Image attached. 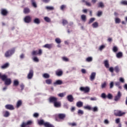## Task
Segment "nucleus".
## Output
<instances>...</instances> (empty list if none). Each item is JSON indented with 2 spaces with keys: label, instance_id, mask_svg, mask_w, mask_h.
Instances as JSON below:
<instances>
[{
  "label": "nucleus",
  "instance_id": "obj_1",
  "mask_svg": "<svg viewBox=\"0 0 127 127\" xmlns=\"http://www.w3.org/2000/svg\"><path fill=\"white\" fill-rule=\"evenodd\" d=\"M15 52V48H13L10 50H9L5 53L4 56L5 57H10L13 54H14Z\"/></svg>",
  "mask_w": 127,
  "mask_h": 127
},
{
  "label": "nucleus",
  "instance_id": "obj_2",
  "mask_svg": "<svg viewBox=\"0 0 127 127\" xmlns=\"http://www.w3.org/2000/svg\"><path fill=\"white\" fill-rule=\"evenodd\" d=\"M65 118L66 114L64 113H60L57 115V117H56V121H57V122H59V120H61V121H64Z\"/></svg>",
  "mask_w": 127,
  "mask_h": 127
},
{
  "label": "nucleus",
  "instance_id": "obj_3",
  "mask_svg": "<svg viewBox=\"0 0 127 127\" xmlns=\"http://www.w3.org/2000/svg\"><path fill=\"white\" fill-rule=\"evenodd\" d=\"M127 114V112H123L119 110H114V116L115 117H123Z\"/></svg>",
  "mask_w": 127,
  "mask_h": 127
},
{
  "label": "nucleus",
  "instance_id": "obj_4",
  "mask_svg": "<svg viewBox=\"0 0 127 127\" xmlns=\"http://www.w3.org/2000/svg\"><path fill=\"white\" fill-rule=\"evenodd\" d=\"M32 121L29 120L27 122H23L20 125V127H30L28 126H31L32 125Z\"/></svg>",
  "mask_w": 127,
  "mask_h": 127
},
{
  "label": "nucleus",
  "instance_id": "obj_5",
  "mask_svg": "<svg viewBox=\"0 0 127 127\" xmlns=\"http://www.w3.org/2000/svg\"><path fill=\"white\" fill-rule=\"evenodd\" d=\"M6 78L2 81H4V84L6 86H9L11 84V79L7 78V75H5Z\"/></svg>",
  "mask_w": 127,
  "mask_h": 127
},
{
  "label": "nucleus",
  "instance_id": "obj_6",
  "mask_svg": "<svg viewBox=\"0 0 127 127\" xmlns=\"http://www.w3.org/2000/svg\"><path fill=\"white\" fill-rule=\"evenodd\" d=\"M80 91L81 92H84V93H89L90 92V88L89 87H80L79 88Z\"/></svg>",
  "mask_w": 127,
  "mask_h": 127
},
{
  "label": "nucleus",
  "instance_id": "obj_7",
  "mask_svg": "<svg viewBox=\"0 0 127 127\" xmlns=\"http://www.w3.org/2000/svg\"><path fill=\"white\" fill-rule=\"evenodd\" d=\"M32 19V18L30 16H26L25 18H24V21L26 23H29L30 22H31V20Z\"/></svg>",
  "mask_w": 127,
  "mask_h": 127
},
{
  "label": "nucleus",
  "instance_id": "obj_8",
  "mask_svg": "<svg viewBox=\"0 0 127 127\" xmlns=\"http://www.w3.org/2000/svg\"><path fill=\"white\" fill-rule=\"evenodd\" d=\"M49 101L50 103H53V104H54L57 102V101H58V98L57 97L51 96L49 98Z\"/></svg>",
  "mask_w": 127,
  "mask_h": 127
},
{
  "label": "nucleus",
  "instance_id": "obj_9",
  "mask_svg": "<svg viewBox=\"0 0 127 127\" xmlns=\"http://www.w3.org/2000/svg\"><path fill=\"white\" fill-rule=\"evenodd\" d=\"M42 54V50L41 49H39L38 53L37 51H33L32 52V55L34 56V55H41Z\"/></svg>",
  "mask_w": 127,
  "mask_h": 127
},
{
  "label": "nucleus",
  "instance_id": "obj_10",
  "mask_svg": "<svg viewBox=\"0 0 127 127\" xmlns=\"http://www.w3.org/2000/svg\"><path fill=\"white\" fill-rule=\"evenodd\" d=\"M1 14L3 15V16H6V15L8 14V11L6 9L2 8L1 9Z\"/></svg>",
  "mask_w": 127,
  "mask_h": 127
},
{
  "label": "nucleus",
  "instance_id": "obj_11",
  "mask_svg": "<svg viewBox=\"0 0 127 127\" xmlns=\"http://www.w3.org/2000/svg\"><path fill=\"white\" fill-rule=\"evenodd\" d=\"M34 72L32 69L29 70V72L27 75V78L28 79H32V77H33Z\"/></svg>",
  "mask_w": 127,
  "mask_h": 127
},
{
  "label": "nucleus",
  "instance_id": "obj_12",
  "mask_svg": "<svg viewBox=\"0 0 127 127\" xmlns=\"http://www.w3.org/2000/svg\"><path fill=\"white\" fill-rule=\"evenodd\" d=\"M5 109H6V110H9L10 111H12L14 110V107L12 105H10V104L6 105L5 106Z\"/></svg>",
  "mask_w": 127,
  "mask_h": 127
},
{
  "label": "nucleus",
  "instance_id": "obj_13",
  "mask_svg": "<svg viewBox=\"0 0 127 127\" xmlns=\"http://www.w3.org/2000/svg\"><path fill=\"white\" fill-rule=\"evenodd\" d=\"M121 97H122V93H121V91H119L118 92L117 95H116L115 97V98H114L115 101H116V102L119 101V100L121 99Z\"/></svg>",
  "mask_w": 127,
  "mask_h": 127
},
{
  "label": "nucleus",
  "instance_id": "obj_14",
  "mask_svg": "<svg viewBox=\"0 0 127 127\" xmlns=\"http://www.w3.org/2000/svg\"><path fill=\"white\" fill-rule=\"evenodd\" d=\"M96 78V72H92L90 76V81H94Z\"/></svg>",
  "mask_w": 127,
  "mask_h": 127
},
{
  "label": "nucleus",
  "instance_id": "obj_15",
  "mask_svg": "<svg viewBox=\"0 0 127 127\" xmlns=\"http://www.w3.org/2000/svg\"><path fill=\"white\" fill-rule=\"evenodd\" d=\"M44 48H48V49H51L53 47V44H46L43 46Z\"/></svg>",
  "mask_w": 127,
  "mask_h": 127
},
{
  "label": "nucleus",
  "instance_id": "obj_16",
  "mask_svg": "<svg viewBox=\"0 0 127 127\" xmlns=\"http://www.w3.org/2000/svg\"><path fill=\"white\" fill-rule=\"evenodd\" d=\"M66 99L68 100V102L72 103L74 101V98L72 95H69L67 96Z\"/></svg>",
  "mask_w": 127,
  "mask_h": 127
},
{
  "label": "nucleus",
  "instance_id": "obj_17",
  "mask_svg": "<svg viewBox=\"0 0 127 127\" xmlns=\"http://www.w3.org/2000/svg\"><path fill=\"white\" fill-rule=\"evenodd\" d=\"M54 107L55 108H60L61 107V102L60 101H57L56 102L54 103Z\"/></svg>",
  "mask_w": 127,
  "mask_h": 127
},
{
  "label": "nucleus",
  "instance_id": "obj_18",
  "mask_svg": "<svg viewBox=\"0 0 127 127\" xmlns=\"http://www.w3.org/2000/svg\"><path fill=\"white\" fill-rule=\"evenodd\" d=\"M63 81L61 80H58L56 82H54V86H57V85H62Z\"/></svg>",
  "mask_w": 127,
  "mask_h": 127
},
{
  "label": "nucleus",
  "instance_id": "obj_19",
  "mask_svg": "<svg viewBox=\"0 0 127 127\" xmlns=\"http://www.w3.org/2000/svg\"><path fill=\"white\" fill-rule=\"evenodd\" d=\"M38 124L40 126H44V127H45V124H46V122H44V120H40L38 121Z\"/></svg>",
  "mask_w": 127,
  "mask_h": 127
},
{
  "label": "nucleus",
  "instance_id": "obj_20",
  "mask_svg": "<svg viewBox=\"0 0 127 127\" xmlns=\"http://www.w3.org/2000/svg\"><path fill=\"white\" fill-rule=\"evenodd\" d=\"M23 12L25 14H27L30 12V9L28 7H25L24 8Z\"/></svg>",
  "mask_w": 127,
  "mask_h": 127
},
{
  "label": "nucleus",
  "instance_id": "obj_21",
  "mask_svg": "<svg viewBox=\"0 0 127 127\" xmlns=\"http://www.w3.org/2000/svg\"><path fill=\"white\" fill-rule=\"evenodd\" d=\"M56 74L57 76H58L59 77H60L62 75H63V71L62 70H57L56 72Z\"/></svg>",
  "mask_w": 127,
  "mask_h": 127
},
{
  "label": "nucleus",
  "instance_id": "obj_22",
  "mask_svg": "<svg viewBox=\"0 0 127 127\" xmlns=\"http://www.w3.org/2000/svg\"><path fill=\"white\" fill-rule=\"evenodd\" d=\"M104 64L106 68H110V64H109V61L108 60L104 61Z\"/></svg>",
  "mask_w": 127,
  "mask_h": 127
},
{
  "label": "nucleus",
  "instance_id": "obj_23",
  "mask_svg": "<svg viewBox=\"0 0 127 127\" xmlns=\"http://www.w3.org/2000/svg\"><path fill=\"white\" fill-rule=\"evenodd\" d=\"M9 66V64L8 63H6V64H4L2 66H1V68L2 69H6V68H8V67Z\"/></svg>",
  "mask_w": 127,
  "mask_h": 127
},
{
  "label": "nucleus",
  "instance_id": "obj_24",
  "mask_svg": "<svg viewBox=\"0 0 127 127\" xmlns=\"http://www.w3.org/2000/svg\"><path fill=\"white\" fill-rule=\"evenodd\" d=\"M123 55V53L122 52H119L116 54V57L119 59L122 58Z\"/></svg>",
  "mask_w": 127,
  "mask_h": 127
},
{
  "label": "nucleus",
  "instance_id": "obj_25",
  "mask_svg": "<svg viewBox=\"0 0 127 127\" xmlns=\"http://www.w3.org/2000/svg\"><path fill=\"white\" fill-rule=\"evenodd\" d=\"M107 82L104 81L103 83H101V89H106L107 87Z\"/></svg>",
  "mask_w": 127,
  "mask_h": 127
},
{
  "label": "nucleus",
  "instance_id": "obj_26",
  "mask_svg": "<svg viewBox=\"0 0 127 127\" xmlns=\"http://www.w3.org/2000/svg\"><path fill=\"white\" fill-rule=\"evenodd\" d=\"M22 105V101L21 100H18L16 104V108H19L20 106Z\"/></svg>",
  "mask_w": 127,
  "mask_h": 127
},
{
  "label": "nucleus",
  "instance_id": "obj_27",
  "mask_svg": "<svg viewBox=\"0 0 127 127\" xmlns=\"http://www.w3.org/2000/svg\"><path fill=\"white\" fill-rule=\"evenodd\" d=\"M19 85V82L17 80H15L13 81V86H14L15 87H17Z\"/></svg>",
  "mask_w": 127,
  "mask_h": 127
},
{
  "label": "nucleus",
  "instance_id": "obj_28",
  "mask_svg": "<svg viewBox=\"0 0 127 127\" xmlns=\"http://www.w3.org/2000/svg\"><path fill=\"white\" fill-rule=\"evenodd\" d=\"M76 106H77V107H78V108H81V107H83V102H82L81 101H79V102H77Z\"/></svg>",
  "mask_w": 127,
  "mask_h": 127
},
{
  "label": "nucleus",
  "instance_id": "obj_29",
  "mask_svg": "<svg viewBox=\"0 0 127 127\" xmlns=\"http://www.w3.org/2000/svg\"><path fill=\"white\" fill-rule=\"evenodd\" d=\"M34 23L39 24L40 23V20L38 18H35L34 20Z\"/></svg>",
  "mask_w": 127,
  "mask_h": 127
},
{
  "label": "nucleus",
  "instance_id": "obj_30",
  "mask_svg": "<svg viewBox=\"0 0 127 127\" xmlns=\"http://www.w3.org/2000/svg\"><path fill=\"white\" fill-rule=\"evenodd\" d=\"M45 82H46V84H47L48 85H50V84H52V79H48L46 80Z\"/></svg>",
  "mask_w": 127,
  "mask_h": 127
},
{
  "label": "nucleus",
  "instance_id": "obj_31",
  "mask_svg": "<svg viewBox=\"0 0 127 127\" xmlns=\"http://www.w3.org/2000/svg\"><path fill=\"white\" fill-rule=\"evenodd\" d=\"M46 8L47 10H54V7L53 6H46Z\"/></svg>",
  "mask_w": 127,
  "mask_h": 127
},
{
  "label": "nucleus",
  "instance_id": "obj_32",
  "mask_svg": "<svg viewBox=\"0 0 127 127\" xmlns=\"http://www.w3.org/2000/svg\"><path fill=\"white\" fill-rule=\"evenodd\" d=\"M3 117L5 118H7L9 117V112L7 111H5L4 113Z\"/></svg>",
  "mask_w": 127,
  "mask_h": 127
},
{
  "label": "nucleus",
  "instance_id": "obj_33",
  "mask_svg": "<svg viewBox=\"0 0 127 127\" xmlns=\"http://www.w3.org/2000/svg\"><path fill=\"white\" fill-rule=\"evenodd\" d=\"M92 26L94 28H97L99 26V24L97 22H95L92 24Z\"/></svg>",
  "mask_w": 127,
  "mask_h": 127
},
{
  "label": "nucleus",
  "instance_id": "obj_34",
  "mask_svg": "<svg viewBox=\"0 0 127 127\" xmlns=\"http://www.w3.org/2000/svg\"><path fill=\"white\" fill-rule=\"evenodd\" d=\"M43 77L46 79H48L49 78H50V75L48 73H44L43 75Z\"/></svg>",
  "mask_w": 127,
  "mask_h": 127
},
{
  "label": "nucleus",
  "instance_id": "obj_35",
  "mask_svg": "<svg viewBox=\"0 0 127 127\" xmlns=\"http://www.w3.org/2000/svg\"><path fill=\"white\" fill-rule=\"evenodd\" d=\"M86 62H92L93 61V58L89 57L86 58Z\"/></svg>",
  "mask_w": 127,
  "mask_h": 127
},
{
  "label": "nucleus",
  "instance_id": "obj_36",
  "mask_svg": "<svg viewBox=\"0 0 127 127\" xmlns=\"http://www.w3.org/2000/svg\"><path fill=\"white\" fill-rule=\"evenodd\" d=\"M55 42L58 44H60V43H61V39H60V38H57L55 39Z\"/></svg>",
  "mask_w": 127,
  "mask_h": 127
},
{
  "label": "nucleus",
  "instance_id": "obj_37",
  "mask_svg": "<svg viewBox=\"0 0 127 127\" xmlns=\"http://www.w3.org/2000/svg\"><path fill=\"white\" fill-rule=\"evenodd\" d=\"M81 18L82 21H84V22L86 21V18L85 15H84V14L81 15Z\"/></svg>",
  "mask_w": 127,
  "mask_h": 127
},
{
  "label": "nucleus",
  "instance_id": "obj_38",
  "mask_svg": "<svg viewBox=\"0 0 127 127\" xmlns=\"http://www.w3.org/2000/svg\"><path fill=\"white\" fill-rule=\"evenodd\" d=\"M84 109H85V110H88L89 111H91V110H92V108L89 105L84 106Z\"/></svg>",
  "mask_w": 127,
  "mask_h": 127
},
{
  "label": "nucleus",
  "instance_id": "obj_39",
  "mask_svg": "<svg viewBox=\"0 0 127 127\" xmlns=\"http://www.w3.org/2000/svg\"><path fill=\"white\" fill-rule=\"evenodd\" d=\"M44 20H45V21H46V22H50V21H51V20L48 17H45Z\"/></svg>",
  "mask_w": 127,
  "mask_h": 127
},
{
  "label": "nucleus",
  "instance_id": "obj_40",
  "mask_svg": "<svg viewBox=\"0 0 127 127\" xmlns=\"http://www.w3.org/2000/svg\"><path fill=\"white\" fill-rule=\"evenodd\" d=\"M5 78V74L1 75V74L0 73V79H1L2 81V80H4Z\"/></svg>",
  "mask_w": 127,
  "mask_h": 127
},
{
  "label": "nucleus",
  "instance_id": "obj_41",
  "mask_svg": "<svg viewBox=\"0 0 127 127\" xmlns=\"http://www.w3.org/2000/svg\"><path fill=\"white\" fill-rule=\"evenodd\" d=\"M113 52H118V50H119V49H118V47L117 46H114L113 48Z\"/></svg>",
  "mask_w": 127,
  "mask_h": 127
},
{
  "label": "nucleus",
  "instance_id": "obj_42",
  "mask_svg": "<svg viewBox=\"0 0 127 127\" xmlns=\"http://www.w3.org/2000/svg\"><path fill=\"white\" fill-rule=\"evenodd\" d=\"M94 21H95V18H91L88 22V24H91Z\"/></svg>",
  "mask_w": 127,
  "mask_h": 127
},
{
  "label": "nucleus",
  "instance_id": "obj_43",
  "mask_svg": "<svg viewBox=\"0 0 127 127\" xmlns=\"http://www.w3.org/2000/svg\"><path fill=\"white\" fill-rule=\"evenodd\" d=\"M114 70L116 73H119V72H120V68H119V66H118L115 67Z\"/></svg>",
  "mask_w": 127,
  "mask_h": 127
},
{
  "label": "nucleus",
  "instance_id": "obj_44",
  "mask_svg": "<svg viewBox=\"0 0 127 127\" xmlns=\"http://www.w3.org/2000/svg\"><path fill=\"white\" fill-rule=\"evenodd\" d=\"M104 6H105V5H104V3L103 2H100L98 3V7L103 8V7H104Z\"/></svg>",
  "mask_w": 127,
  "mask_h": 127
},
{
  "label": "nucleus",
  "instance_id": "obj_45",
  "mask_svg": "<svg viewBox=\"0 0 127 127\" xmlns=\"http://www.w3.org/2000/svg\"><path fill=\"white\" fill-rule=\"evenodd\" d=\"M106 98H108L109 100H111V99H113V95L111 93H109L106 96Z\"/></svg>",
  "mask_w": 127,
  "mask_h": 127
},
{
  "label": "nucleus",
  "instance_id": "obj_46",
  "mask_svg": "<svg viewBox=\"0 0 127 127\" xmlns=\"http://www.w3.org/2000/svg\"><path fill=\"white\" fill-rule=\"evenodd\" d=\"M115 23H121V19L120 18H116Z\"/></svg>",
  "mask_w": 127,
  "mask_h": 127
},
{
  "label": "nucleus",
  "instance_id": "obj_47",
  "mask_svg": "<svg viewBox=\"0 0 127 127\" xmlns=\"http://www.w3.org/2000/svg\"><path fill=\"white\" fill-rule=\"evenodd\" d=\"M68 125L70 127H76L77 126V124L76 123H68Z\"/></svg>",
  "mask_w": 127,
  "mask_h": 127
},
{
  "label": "nucleus",
  "instance_id": "obj_48",
  "mask_svg": "<svg viewBox=\"0 0 127 127\" xmlns=\"http://www.w3.org/2000/svg\"><path fill=\"white\" fill-rule=\"evenodd\" d=\"M121 4H123V5H127V0H122L121 2Z\"/></svg>",
  "mask_w": 127,
  "mask_h": 127
},
{
  "label": "nucleus",
  "instance_id": "obj_49",
  "mask_svg": "<svg viewBox=\"0 0 127 127\" xmlns=\"http://www.w3.org/2000/svg\"><path fill=\"white\" fill-rule=\"evenodd\" d=\"M62 23L63 25H66V24H68V21L65 19H63Z\"/></svg>",
  "mask_w": 127,
  "mask_h": 127
},
{
  "label": "nucleus",
  "instance_id": "obj_50",
  "mask_svg": "<svg viewBox=\"0 0 127 127\" xmlns=\"http://www.w3.org/2000/svg\"><path fill=\"white\" fill-rule=\"evenodd\" d=\"M62 59L63 61H65V62H68V61H69V59L65 57H63Z\"/></svg>",
  "mask_w": 127,
  "mask_h": 127
},
{
  "label": "nucleus",
  "instance_id": "obj_51",
  "mask_svg": "<svg viewBox=\"0 0 127 127\" xmlns=\"http://www.w3.org/2000/svg\"><path fill=\"white\" fill-rule=\"evenodd\" d=\"M114 88V82L111 81L110 83V89H113Z\"/></svg>",
  "mask_w": 127,
  "mask_h": 127
},
{
  "label": "nucleus",
  "instance_id": "obj_52",
  "mask_svg": "<svg viewBox=\"0 0 127 127\" xmlns=\"http://www.w3.org/2000/svg\"><path fill=\"white\" fill-rule=\"evenodd\" d=\"M60 8L61 10H64L65 8H66V5H62L60 7Z\"/></svg>",
  "mask_w": 127,
  "mask_h": 127
},
{
  "label": "nucleus",
  "instance_id": "obj_53",
  "mask_svg": "<svg viewBox=\"0 0 127 127\" xmlns=\"http://www.w3.org/2000/svg\"><path fill=\"white\" fill-rule=\"evenodd\" d=\"M77 113L78 115H83L84 112L82 110H78Z\"/></svg>",
  "mask_w": 127,
  "mask_h": 127
},
{
  "label": "nucleus",
  "instance_id": "obj_54",
  "mask_svg": "<svg viewBox=\"0 0 127 127\" xmlns=\"http://www.w3.org/2000/svg\"><path fill=\"white\" fill-rule=\"evenodd\" d=\"M32 4L34 7H37V5L36 4V2L34 1H32Z\"/></svg>",
  "mask_w": 127,
  "mask_h": 127
},
{
  "label": "nucleus",
  "instance_id": "obj_55",
  "mask_svg": "<svg viewBox=\"0 0 127 127\" xmlns=\"http://www.w3.org/2000/svg\"><path fill=\"white\" fill-rule=\"evenodd\" d=\"M103 14V12L102 11H98L97 13V16H101Z\"/></svg>",
  "mask_w": 127,
  "mask_h": 127
},
{
  "label": "nucleus",
  "instance_id": "obj_56",
  "mask_svg": "<svg viewBox=\"0 0 127 127\" xmlns=\"http://www.w3.org/2000/svg\"><path fill=\"white\" fill-rule=\"evenodd\" d=\"M33 60L35 62H39V60L37 57H34Z\"/></svg>",
  "mask_w": 127,
  "mask_h": 127
},
{
  "label": "nucleus",
  "instance_id": "obj_57",
  "mask_svg": "<svg viewBox=\"0 0 127 127\" xmlns=\"http://www.w3.org/2000/svg\"><path fill=\"white\" fill-rule=\"evenodd\" d=\"M101 97L103 98V99H106L107 98V95H106L105 93H102L101 94Z\"/></svg>",
  "mask_w": 127,
  "mask_h": 127
},
{
  "label": "nucleus",
  "instance_id": "obj_58",
  "mask_svg": "<svg viewBox=\"0 0 127 127\" xmlns=\"http://www.w3.org/2000/svg\"><path fill=\"white\" fill-rule=\"evenodd\" d=\"M33 117L34 118H38V117H39V114L37 113H35L34 114Z\"/></svg>",
  "mask_w": 127,
  "mask_h": 127
},
{
  "label": "nucleus",
  "instance_id": "obj_59",
  "mask_svg": "<svg viewBox=\"0 0 127 127\" xmlns=\"http://www.w3.org/2000/svg\"><path fill=\"white\" fill-rule=\"evenodd\" d=\"M85 4L87 6H92V4H91L88 1L85 2Z\"/></svg>",
  "mask_w": 127,
  "mask_h": 127
},
{
  "label": "nucleus",
  "instance_id": "obj_60",
  "mask_svg": "<svg viewBox=\"0 0 127 127\" xmlns=\"http://www.w3.org/2000/svg\"><path fill=\"white\" fill-rule=\"evenodd\" d=\"M92 111L93 112H98V108L97 107H95L92 109Z\"/></svg>",
  "mask_w": 127,
  "mask_h": 127
},
{
  "label": "nucleus",
  "instance_id": "obj_61",
  "mask_svg": "<svg viewBox=\"0 0 127 127\" xmlns=\"http://www.w3.org/2000/svg\"><path fill=\"white\" fill-rule=\"evenodd\" d=\"M58 96L60 97L61 98H63L64 97V93H61L58 94Z\"/></svg>",
  "mask_w": 127,
  "mask_h": 127
},
{
  "label": "nucleus",
  "instance_id": "obj_62",
  "mask_svg": "<svg viewBox=\"0 0 127 127\" xmlns=\"http://www.w3.org/2000/svg\"><path fill=\"white\" fill-rule=\"evenodd\" d=\"M105 45H101L100 47H99V50L102 51L104 49V48H105Z\"/></svg>",
  "mask_w": 127,
  "mask_h": 127
},
{
  "label": "nucleus",
  "instance_id": "obj_63",
  "mask_svg": "<svg viewBox=\"0 0 127 127\" xmlns=\"http://www.w3.org/2000/svg\"><path fill=\"white\" fill-rule=\"evenodd\" d=\"M120 122H121V119L118 118V119H116V124H120Z\"/></svg>",
  "mask_w": 127,
  "mask_h": 127
},
{
  "label": "nucleus",
  "instance_id": "obj_64",
  "mask_svg": "<svg viewBox=\"0 0 127 127\" xmlns=\"http://www.w3.org/2000/svg\"><path fill=\"white\" fill-rule=\"evenodd\" d=\"M109 71L111 73H114V68L113 67H111L109 68Z\"/></svg>",
  "mask_w": 127,
  "mask_h": 127
}]
</instances>
